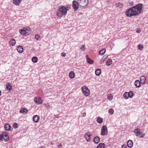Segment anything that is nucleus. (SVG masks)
I'll return each instance as SVG.
<instances>
[{"instance_id": "obj_1", "label": "nucleus", "mask_w": 148, "mask_h": 148, "mask_svg": "<svg viewBox=\"0 0 148 148\" xmlns=\"http://www.w3.org/2000/svg\"><path fill=\"white\" fill-rule=\"evenodd\" d=\"M143 5L142 3H139L127 10L125 13L126 15L128 17H131L141 14Z\"/></svg>"}, {"instance_id": "obj_2", "label": "nucleus", "mask_w": 148, "mask_h": 148, "mask_svg": "<svg viewBox=\"0 0 148 148\" xmlns=\"http://www.w3.org/2000/svg\"><path fill=\"white\" fill-rule=\"evenodd\" d=\"M68 8H66L64 6L60 7L58 9L57 12V15L59 17H61L63 16H65L67 13Z\"/></svg>"}, {"instance_id": "obj_3", "label": "nucleus", "mask_w": 148, "mask_h": 148, "mask_svg": "<svg viewBox=\"0 0 148 148\" xmlns=\"http://www.w3.org/2000/svg\"><path fill=\"white\" fill-rule=\"evenodd\" d=\"M21 34L23 35H27L30 33V28L29 27L23 28L19 31Z\"/></svg>"}, {"instance_id": "obj_4", "label": "nucleus", "mask_w": 148, "mask_h": 148, "mask_svg": "<svg viewBox=\"0 0 148 148\" xmlns=\"http://www.w3.org/2000/svg\"><path fill=\"white\" fill-rule=\"evenodd\" d=\"M134 133L135 134V135L137 136H140V137L141 138H143L145 137L144 134L140 132V129H135L134 130Z\"/></svg>"}, {"instance_id": "obj_5", "label": "nucleus", "mask_w": 148, "mask_h": 148, "mask_svg": "<svg viewBox=\"0 0 148 148\" xmlns=\"http://www.w3.org/2000/svg\"><path fill=\"white\" fill-rule=\"evenodd\" d=\"M82 92L85 96H88L90 94V91L88 87L84 86L81 88Z\"/></svg>"}, {"instance_id": "obj_6", "label": "nucleus", "mask_w": 148, "mask_h": 148, "mask_svg": "<svg viewBox=\"0 0 148 148\" xmlns=\"http://www.w3.org/2000/svg\"><path fill=\"white\" fill-rule=\"evenodd\" d=\"M79 5L82 7H85L88 3V0H78Z\"/></svg>"}, {"instance_id": "obj_7", "label": "nucleus", "mask_w": 148, "mask_h": 148, "mask_svg": "<svg viewBox=\"0 0 148 148\" xmlns=\"http://www.w3.org/2000/svg\"><path fill=\"white\" fill-rule=\"evenodd\" d=\"M108 133V129L107 126L104 125L102 127L101 129V135H104Z\"/></svg>"}, {"instance_id": "obj_8", "label": "nucleus", "mask_w": 148, "mask_h": 148, "mask_svg": "<svg viewBox=\"0 0 148 148\" xmlns=\"http://www.w3.org/2000/svg\"><path fill=\"white\" fill-rule=\"evenodd\" d=\"M79 5L78 1L77 2L75 0L73 1L72 4L73 7L75 10H77L78 9Z\"/></svg>"}, {"instance_id": "obj_9", "label": "nucleus", "mask_w": 148, "mask_h": 148, "mask_svg": "<svg viewBox=\"0 0 148 148\" xmlns=\"http://www.w3.org/2000/svg\"><path fill=\"white\" fill-rule=\"evenodd\" d=\"M92 134L90 132L86 133L85 134V137L87 142H89L90 141V136Z\"/></svg>"}, {"instance_id": "obj_10", "label": "nucleus", "mask_w": 148, "mask_h": 148, "mask_svg": "<svg viewBox=\"0 0 148 148\" xmlns=\"http://www.w3.org/2000/svg\"><path fill=\"white\" fill-rule=\"evenodd\" d=\"M34 101L37 104H40L42 103V99L40 98L35 97L34 98Z\"/></svg>"}, {"instance_id": "obj_11", "label": "nucleus", "mask_w": 148, "mask_h": 148, "mask_svg": "<svg viewBox=\"0 0 148 148\" xmlns=\"http://www.w3.org/2000/svg\"><path fill=\"white\" fill-rule=\"evenodd\" d=\"M87 62L89 64H91L94 63V61L91 59L88 55L86 56Z\"/></svg>"}, {"instance_id": "obj_12", "label": "nucleus", "mask_w": 148, "mask_h": 148, "mask_svg": "<svg viewBox=\"0 0 148 148\" xmlns=\"http://www.w3.org/2000/svg\"><path fill=\"white\" fill-rule=\"evenodd\" d=\"M33 119L34 122L37 123L39 121L40 118L38 116L35 115L33 116Z\"/></svg>"}, {"instance_id": "obj_13", "label": "nucleus", "mask_w": 148, "mask_h": 148, "mask_svg": "<svg viewBox=\"0 0 148 148\" xmlns=\"http://www.w3.org/2000/svg\"><path fill=\"white\" fill-rule=\"evenodd\" d=\"M28 110H27L25 108H21L20 110V113H22L23 114H25L27 112Z\"/></svg>"}, {"instance_id": "obj_14", "label": "nucleus", "mask_w": 148, "mask_h": 148, "mask_svg": "<svg viewBox=\"0 0 148 148\" xmlns=\"http://www.w3.org/2000/svg\"><path fill=\"white\" fill-rule=\"evenodd\" d=\"M4 128L7 131H10L11 127L10 125L8 123H6L4 125Z\"/></svg>"}, {"instance_id": "obj_15", "label": "nucleus", "mask_w": 148, "mask_h": 148, "mask_svg": "<svg viewBox=\"0 0 148 148\" xmlns=\"http://www.w3.org/2000/svg\"><path fill=\"white\" fill-rule=\"evenodd\" d=\"M127 145L129 148H131L133 146V142L131 140H129L127 142Z\"/></svg>"}, {"instance_id": "obj_16", "label": "nucleus", "mask_w": 148, "mask_h": 148, "mask_svg": "<svg viewBox=\"0 0 148 148\" xmlns=\"http://www.w3.org/2000/svg\"><path fill=\"white\" fill-rule=\"evenodd\" d=\"M3 135V136H4L6 137V138L4 139V140L6 141H8L9 140V138L8 135L6 132H3L2 134Z\"/></svg>"}, {"instance_id": "obj_17", "label": "nucleus", "mask_w": 148, "mask_h": 148, "mask_svg": "<svg viewBox=\"0 0 148 148\" xmlns=\"http://www.w3.org/2000/svg\"><path fill=\"white\" fill-rule=\"evenodd\" d=\"M100 141V138L98 136L95 137L93 140L94 143H98Z\"/></svg>"}, {"instance_id": "obj_18", "label": "nucleus", "mask_w": 148, "mask_h": 148, "mask_svg": "<svg viewBox=\"0 0 148 148\" xmlns=\"http://www.w3.org/2000/svg\"><path fill=\"white\" fill-rule=\"evenodd\" d=\"M6 89L10 91L12 90V86L10 83H8L6 85Z\"/></svg>"}, {"instance_id": "obj_19", "label": "nucleus", "mask_w": 148, "mask_h": 148, "mask_svg": "<svg viewBox=\"0 0 148 148\" xmlns=\"http://www.w3.org/2000/svg\"><path fill=\"white\" fill-rule=\"evenodd\" d=\"M146 80V77L144 76H142L140 78V82L142 84L145 83Z\"/></svg>"}, {"instance_id": "obj_20", "label": "nucleus", "mask_w": 148, "mask_h": 148, "mask_svg": "<svg viewBox=\"0 0 148 148\" xmlns=\"http://www.w3.org/2000/svg\"><path fill=\"white\" fill-rule=\"evenodd\" d=\"M22 0H13V3L18 5L21 3Z\"/></svg>"}, {"instance_id": "obj_21", "label": "nucleus", "mask_w": 148, "mask_h": 148, "mask_svg": "<svg viewBox=\"0 0 148 148\" xmlns=\"http://www.w3.org/2000/svg\"><path fill=\"white\" fill-rule=\"evenodd\" d=\"M10 45L12 46H14L16 43V40L14 39H10Z\"/></svg>"}, {"instance_id": "obj_22", "label": "nucleus", "mask_w": 148, "mask_h": 148, "mask_svg": "<svg viewBox=\"0 0 148 148\" xmlns=\"http://www.w3.org/2000/svg\"><path fill=\"white\" fill-rule=\"evenodd\" d=\"M17 50L19 53H22L23 50V48L21 46H19L18 47Z\"/></svg>"}, {"instance_id": "obj_23", "label": "nucleus", "mask_w": 148, "mask_h": 148, "mask_svg": "<svg viewBox=\"0 0 148 148\" xmlns=\"http://www.w3.org/2000/svg\"><path fill=\"white\" fill-rule=\"evenodd\" d=\"M97 148H106L104 143H100L97 146Z\"/></svg>"}, {"instance_id": "obj_24", "label": "nucleus", "mask_w": 148, "mask_h": 148, "mask_svg": "<svg viewBox=\"0 0 148 148\" xmlns=\"http://www.w3.org/2000/svg\"><path fill=\"white\" fill-rule=\"evenodd\" d=\"M140 82L138 80H137L135 81V86L137 87H140L141 84H140Z\"/></svg>"}, {"instance_id": "obj_25", "label": "nucleus", "mask_w": 148, "mask_h": 148, "mask_svg": "<svg viewBox=\"0 0 148 148\" xmlns=\"http://www.w3.org/2000/svg\"><path fill=\"white\" fill-rule=\"evenodd\" d=\"M101 73V70L100 69H97L95 71V73L96 75H99Z\"/></svg>"}, {"instance_id": "obj_26", "label": "nucleus", "mask_w": 148, "mask_h": 148, "mask_svg": "<svg viewBox=\"0 0 148 148\" xmlns=\"http://www.w3.org/2000/svg\"><path fill=\"white\" fill-rule=\"evenodd\" d=\"M127 95L129 97L132 98L134 96V93L133 91H130L129 92H127Z\"/></svg>"}, {"instance_id": "obj_27", "label": "nucleus", "mask_w": 148, "mask_h": 148, "mask_svg": "<svg viewBox=\"0 0 148 148\" xmlns=\"http://www.w3.org/2000/svg\"><path fill=\"white\" fill-rule=\"evenodd\" d=\"M103 119L101 118L100 117H97V121L98 123L99 124L103 122Z\"/></svg>"}, {"instance_id": "obj_28", "label": "nucleus", "mask_w": 148, "mask_h": 148, "mask_svg": "<svg viewBox=\"0 0 148 148\" xmlns=\"http://www.w3.org/2000/svg\"><path fill=\"white\" fill-rule=\"evenodd\" d=\"M106 51V49H103L100 50L99 52V54L101 55H103Z\"/></svg>"}, {"instance_id": "obj_29", "label": "nucleus", "mask_w": 148, "mask_h": 148, "mask_svg": "<svg viewBox=\"0 0 148 148\" xmlns=\"http://www.w3.org/2000/svg\"><path fill=\"white\" fill-rule=\"evenodd\" d=\"M115 6L116 8L119 7L120 8H121L123 6V4L120 3H116Z\"/></svg>"}, {"instance_id": "obj_30", "label": "nucleus", "mask_w": 148, "mask_h": 148, "mask_svg": "<svg viewBox=\"0 0 148 148\" xmlns=\"http://www.w3.org/2000/svg\"><path fill=\"white\" fill-rule=\"evenodd\" d=\"M75 76L74 73L73 71L69 73V76L71 78H73Z\"/></svg>"}, {"instance_id": "obj_31", "label": "nucleus", "mask_w": 148, "mask_h": 148, "mask_svg": "<svg viewBox=\"0 0 148 148\" xmlns=\"http://www.w3.org/2000/svg\"><path fill=\"white\" fill-rule=\"evenodd\" d=\"M112 60L111 59H109L107 61L106 64L108 66H110L112 64Z\"/></svg>"}, {"instance_id": "obj_32", "label": "nucleus", "mask_w": 148, "mask_h": 148, "mask_svg": "<svg viewBox=\"0 0 148 148\" xmlns=\"http://www.w3.org/2000/svg\"><path fill=\"white\" fill-rule=\"evenodd\" d=\"M38 59L36 57L34 56L32 59V61L34 63H36L38 61Z\"/></svg>"}, {"instance_id": "obj_33", "label": "nucleus", "mask_w": 148, "mask_h": 148, "mask_svg": "<svg viewBox=\"0 0 148 148\" xmlns=\"http://www.w3.org/2000/svg\"><path fill=\"white\" fill-rule=\"evenodd\" d=\"M125 99H127L129 97L127 95V92H125L123 95Z\"/></svg>"}, {"instance_id": "obj_34", "label": "nucleus", "mask_w": 148, "mask_h": 148, "mask_svg": "<svg viewBox=\"0 0 148 148\" xmlns=\"http://www.w3.org/2000/svg\"><path fill=\"white\" fill-rule=\"evenodd\" d=\"M114 110L113 109H110L108 110V113L110 114H113L114 113Z\"/></svg>"}, {"instance_id": "obj_35", "label": "nucleus", "mask_w": 148, "mask_h": 148, "mask_svg": "<svg viewBox=\"0 0 148 148\" xmlns=\"http://www.w3.org/2000/svg\"><path fill=\"white\" fill-rule=\"evenodd\" d=\"M138 47L139 49L142 50L143 49V47L141 45H139L138 46Z\"/></svg>"}, {"instance_id": "obj_36", "label": "nucleus", "mask_w": 148, "mask_h": 148, "mask_svg": "<svg viewBox=\"0 0 148 148\" xmlns=\"http://www.w3.org/2000/svg\"><path fill=\"white\" fill-rule=\"evenodd\" d=\"M13 125V127L15 128H16L18 127V125L16 123H14Z\"/></svg>"}, {"instance_id": "obj_37", "label": "nucleus", "mask_w": 148, "mask_h": 148, "mask_svg": "<svg viewBox=\"0 0 148 148\" xmlns=\"http://www.w3.org/2000/svg\"><path fill=\"white\" fill-rule=\"evenodd\" d=\"M4 138L3 135L2 134H0V140L1 141L3 140V139Z\"/></svg>"}, {"instance_id": "obj_38", "label": "nucleus", "mask_w": 148, "mask_h": 148, "mask_svg": "<svg viewBox=\"0 0 148 148\" xmlns=\"http://www.w3.org/2000/svg\"><path fill=\"white\" fill-rule=\"evenodd\" d=\"M35 38L37 40H38L40 36L36 34L35 36Z\"/></svg>"}, {"instance_id": "obj_39", "label": "nucleus", "mask_w": 148, "mask_h": 148, "mask_svg": "<svg viewBox=\"0 0 148 148\" xmlns=\"http://www.w3.org/2000/svg\"><path fill=\"white\" fill-rule=\"evenodd\" d=\"M108 99L110 100H112L113 98L112 96L111 95H110L108 96Z\"/></svg>"}, {"instance_id": "obj_40", "label": "nucleus", "mask_w": 148, "mask_h": 148, "mask_svg": "<svg viewBox=\"0 0 148 148\" xmlns=\"http://www.w3.org/2000/svg\"><path fill=\"white\" fill-rule=\"evenodd\" d=\"M85 45H83L82 46V47L81 48V49H82L83 51H84L85 50Z\"/></svg>"}, {"instance_id": "obj_41", "label": "nucleus", "mask_w": 148, "mask_h": 148, "mask_svg": "<svg viewBox=\"0 0 148 148\" xmlns=\"http://www.w3.org/2000/svg\"><path fill=\"white\" fill-rule=\"evenodd\" d=\"M45 107L47 108V109H48L50 107L49 104H47L45 105Z\"/></svg>"}, {"instance_id": "obj_42", "label": "nucleus", "mask_w": 148, "mask_h": 148, "mask_svg": "<svg viewBox=\"0 0 148 148\" xmlns=\"http://www.w3.org/2000/svg\"><path fill=\"white\" fill-rule=\"evenodd\" d=\"M61 55L62 56L64 57L66 56V53L64 52H62L61 53Z\"/></svg>"}, {"instance_id": "obj_43", "label": "nucleus", "mask_w": 148, "mask_h": 148, "mask_svg": "<svg viewBox=\"0 0 148 148\" xmlns=\"http://www.w3.org/2000/svg\"><path fill=\"white\" fill-rule=\"evenodd\" d=\"M105 59L102 58L100 60V62L101 63H103L105 60Z\"/></svg>"}, {"instance_id": "obj_44", "label": "nucleus", "mask_w": 148, "mask_h": 148, "mask_svg": "<svg viewBox=\"0 0 148 148\" xmlns=\"http://www.w3.org/2000/svg\"><path fill=\"white\" fill-rule=\"evenodd\" d=\"M121 148H127V147L126 145H123L122 146Z\"/></svg>"}, {"instance_id": "obj_45", "label": "nucleus", "mask_w": 148, "mask_h": 148, "mask_svg": "<svg viewBox=\"0 0 148 148\" xmlns=\"http://www.w3.org/2000/svg\"><path fill=\"white\" fill-rule=\"evenodd\" d=\"M129 4L131 5H133L134 4V3L133 2L131 1L129 2Z\"/></svg>"}, {"instance_id": "obj_46", "label": "nucleus", "mask_w": 148, "mask_h": 148, "mask_svg": "<svg viewBox=\"0 0 148 148\" xmlns=\"http://www.w3.org/2000/svg\"><path fill=\"white\" fill-rule=\"evenodd\" d=\"M136 32L137 33H139L141 32V30L140 29H137Z\"/></svg>"}, {"instance_id": "obj_47", "label": "nucleus", "mask_w": 148, "mask_h": 148, "mask_svg": "<svg viewBox=\"0 0 148 148\" xmlns=\"http://www.w3.org/2000/svg\"><path fill=\"white\" fill-rule=\"evenodd\" d=\"M107 56H106L105 55L102 58L104 59L105 60V59L107 58Z\"/></svg>"}, {"instance_id": "obj_48", "label": "nucleus", "mask_w": 148, "mask_h": 148, "mask_svg": "<svg viewBox=\"0 0 148 148\" xmlns=\"http://www.w3.org/2000/svg\"><path fill=\"white\" fill-rule=\"evenodd\" d=\"M82 116L83 117H85L86 116V113L85 112L83 113L82 114Z\"/></svg>"}, {"instance_id": "obj_49", "label": "nucleus", "mask_w": 148, "mask_h": 148, "mask_svg": "<svg viewBox=\"0 0 148 148\" xmlns=\"http://www.w3.org/2000/svg\"><path fill=\"white\" fill-rule=\"evenodd\" d=\"M62 147V145L61 144H60V145H58V148H61Z\"/></svg>"}, {"instance_id": "obj_50", "label": "nucleus", "mask_w": 148, "mask_h": 148, "mask_svg": "<svg viewBox=\"0 0 148 148\" xmlns=\"http://www.w3.org/2000/svg\"><path fill=\"white\" fill-rule=\"evenodd\" d=\"M55 116L56 117L58 118V116L57 115Z\"/></svg>"}, {"instance_id": "obj_51", "label": "nucleus", "mask_w": 148, "mask_h": 148, "mask_svg": "<svg viewBox=\"0 0 148 148\" xmlns=\"http://www.w3.org/2000/svg\"><path fill=\"white\" fill-rule=\"evenodd\" d=\"M1 91L0 90V96L1 95Z\"/></svg>"}, {"instance_id": "obj_52", "label": "nucleus", "mask_w": 148, "mask_h": 148, "mask_svg": "<svg viewBox=\"0 0 148 148\" xmlns=\"http://www.w3.org/2000/svg\"><path fill=\"white\" fill-rule=\"evenodd\" d=\"M51 145H53V143H51Z\"/></svg>"}, {"instance_id": "obj_53", "label": "nucleus", "mask_w": 148, "mask_h": 148, "mask_svg": "<svg viewBox=\"0 0 148 148\" xmlns=\"http://www.w3.org/2000/svg\"><path fill=\"white\" fill-rule=\"evenodd\" d=\"M43 148V147H41V148Z\"/></svg>"}]
</instances>
